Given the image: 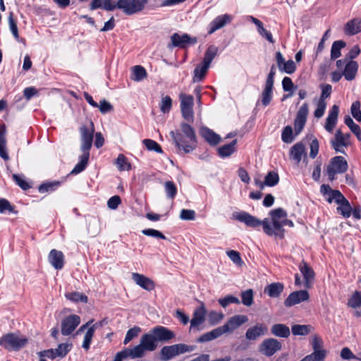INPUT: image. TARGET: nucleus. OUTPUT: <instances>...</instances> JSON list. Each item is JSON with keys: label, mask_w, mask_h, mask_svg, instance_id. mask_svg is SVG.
<instances>
[{"label": "nucleus", "mask_w": 361, "mask_h": 361, "mask_svg": "<svg viewBox=\"0 0 361 361\" xmlns=\"http://www.w3.org/2000/svg\"><path fill=\"white\" fill-rule=\"evenodd\" d=\"M269 215L271 218L272 224H270L268 219H264L263 221H261L244 211L234 212L232 214L233 219L244 223L247 226L257 228L262 226L263 231L267 235L269 236L274 235L280 239H283L284 238L285 231L283 228H281V222L287 217L286 212L282 208H276L270 211Z\"/></svg>", "instance_id": "1"}, {"label": "nucleus", "mask_w": 361, "mask_h": 361, "mask_svg": "<svg viewBox=\"0 0 361 361\" xmlns=\"http://www.w3.org/2000/svg\"><path fill=\"white\" fill-rule=\"evenodd\" d=\"M170 135L176 147L185 153L192 152L197 147V137L195 130L189 124H180V132L171 131Z\"/></svg>", "instance_id": "2"}, {"label": "nucleus", "mask_w": 361, "mask_h": 361, "mask_svg": "<svg viewBox=\"0 0 361 361\" xmlns=\"http://www.w3.org/2000/svg\"><path fill=\"white\" fill-rule=\"evenodd\" d=\"M360 54V49L358 45H354L345 55L342 60H340V68L342 71L340 73V78L343 76L348 81L353 80L357 75L358 71V63L354 61Z\"/></svg>", "instance_id": "3"}, {"label": "nucleus", "mask_w": 361, "mask_h": 361, "mask_svg": "<svg viewBox=\"0 0 361 361\" xmlns=\"http://www.w3.org/2000/svg\"><path fill=\"white\" fill-rule=\"evenodd\" d=\"M158 343L154 334L150 331L149 334H145L140 338V343L133 348L134 357L136 358L142 357L147 351H154L157 348Z\"/></svg>", "instance_id": "4"}, {"label": "nucleus", "mask_w": 361, "mask_h": 361, "mask_svg": "<svg viewBox=\"0 0 361 361\" xmlns=\"http://www.w3.org/2000/svg\"><path fill=\"white\" fill-rule=\"evenodd\" d=\"M194 348L183 343L164 346L160 350V360L169 361L177 355L193 350Z\"/></svg>", "instance_id": "5"}, {"label": "nucleus", "mask_w": 361, "mask_h": 361, "mask_svg": "<svg viewBox=\"0 0 361 361\" xmlns=\"http://www.w3.org/2000/svg\"><path fill=\"white\" fill-rule=\"evenodd\" d=\"M27 343L25 337L19 336L15 334H8L0 339V345L9 350H19Z\"/></svg>", "instance_id": "6"}, {"label": "nucleus", "mask_w": 361, "mask_h": 361, "mask_svg": "<svg viewBox=\"0 0 361 361\" xmlns=\"http://www.w3.org/2000/svg\"><path fill=\"white\" fill-rule=\"evenodd\" d=\"M148 0H118V9L126 15L131 16L141 12Z\"/></svg>", "instance_id": "7"}, {"label": "nucleus", "mask_w": 361, "mask_h": 361, "mask_svg": "<svg viewBox=\"0 0 361 361\" xmlns=\"http://www.w3.org/2000/svg\"><path fill=\"white\" fill-rule=\"evenodd\" d=\"M281 349V342L274 338L264 339L258 346L259 352L266 357H271Z\"/></svg>", "instance_id": "8"}, {"label": "nucleus", "mask_w": 361, "mask_h": 361, "mask_svg": "<svg viewBox=\"0 0 361 361\" xmlns=\"http://www.w3.org/2000/svg\"><path fill=\"white\" fill-rule=\"evenodd\" d=\"M197 42L196 37H192L188 34L179 35L178 33H173L171 36L170 42L168 44L167 47L169 49L174 47L185 49L190 45L195 44Z\"/></svg>", "instance_id": "9"}, {"label": "nucleus", "mask_w": 361, "mask_h": 361, "mask_svg": "<svg viewBox=\"0 0 361 361\" xmlns=\"http://www.w3.org/2000/svg\"><path fill=\"white\" fill-rule=\"evenodd\" d=\"M248 321L246 315L237 314L231 317L228 320L221 326H219L221 330L222 334L226 333H232L238 327Z\"/></svg>", "instance_id": "10"}, {"label": "nucleus", "mask_w": 361, "mask_h": 361, "mask_svg": "<svg viewBox=\"0 0 361 361\" xmlns=\"http://www.w3.org/2000/svg\"><path fill=\"white\" fill-rule=\"evenodd\" d=\"M90 128H87L85 126H82L80 128V132L81 134V150L83 153L89 152L90 148L92 147V140H93V135L94 132V128L93 126V123L91 122Z\"/></svg>", "instance_id": "11"}, {"label": "nucleus", "mask_w": 361, "mask_h": 361, "mask_svg": "<svg viewBox=\"0 0 361 361\" xmlns=\"http://www.w3.org/2000/svg\"><path fill=\"white\" fill-rule=\"evenodd\" d=\"M80 318L76 314H71L64 318L61 322V334L68 336L80 324Z\"/></svg>", "instance_id": "12"}, {"label": "nucleus", "mask_w": 361, "mask_h": 361, "mask_svg": "<svg viewBox=\"0 0 361 361\" xmlns=\"http://www.w3.org/2000/svg\"><path fill=\"white\" fill-rule=\"evenodd\" d=\"M310 295L307 290H301L291 293L284 300V305L287 307L298 305L302 302L307 301Z\"/></svg>", "instance_id": "13"}, {"label": "nucleus", "mask_w": 361, "mask_h": 361, "mask_svg": "<svg viewBox=\"0 0 361 361\" xmlns=\"http://www.w3.org/2000/svg\"><path fill=\"white\" fill-rule=\"evenodd\" d=\"M309 109L307 103H304L299 109L294 121V128L296 135H298L303 129L308 115Z\"/></svg>", "instance_id": "14"}, {"label": "nucleus", "mask_w": 361, "mask_h": 361, "mask_svg": "<svg viewBox=\"0 0 361 361\" xmlns=\"http://www.w3.org/2000/svg\"><path fill=\"white\" fill-rule=\"evenodd\" d=\"M267 327L261 323H258L250 327L245 332V338L249 341H255L258 338L267 334Z\"/></svg>", "instance_id": "15"}, {"label": "nucleus", "mask_w": 361, "mask_h": 361, "mask_svg": "<svg viewBox=\"0 0 361 361\" xmlns=\"http://www.w3.org/2000/svg\"><path fill=\"white\" fill-rule=\"evenodd\" d=\"M151 332L154 334L157 342H167L175 338L173 331L162 326L154 327Z\"/></svg>", "instance_id": "16"}, {"label": "nucleus", "mask_w": 361, "mask_h": 361, "mask_svg": "<svg viewBox=\"0 0 361 361\" xmlns=\"http://www.w3.org/2000/svg\"><path fill=\"white\" fill-rule=\"evenodd\" d=\"M207 310L203 304L197 308L193 313L192 318L190 320V330L198 329L199 326L202 324L205 320Z\"/></svg>", "instance_id": "17"}, {"label": "nucleus", "mask_w": 361, "mask_h": 361, "mask_svg": "<svg viewBox=\"0 0 361 361\" xmlns=\"http://www.w3.org/2000/svg\"><path fill=\"white\" fill-rule=\"evenodd\" d=\"M132 279L139 286L143 289L150 291L155 287L154 283L149 278L138 273L132 274Z\"/></svg>", "instance_id": "18"}, {"label": "nucleus", "mask_w": 361, "mask_h": 361, "mask_svg": "<svg viewBox=\"0 0 361 361\" xmlns=\"http://www.w3.org/2000/svg\"><path fill=\"white\" fill-rule=\"evenodd\" d=\"M345 35L353 36L361 32V18H355L348 21L343 26Z\"/></svg>", "instance_id": "19"}, {"label": "nucleus", "mask_w": 361, "mask_h": 361, "mask_svg": "<svg viewBox=\"0 0 361 361\" xmlns=\"http://www.w3.org/2000/svg\"><path fill=\"white\" fill-rule=\"evenodd\" d=\"M48 260L52 267L57 270L63 267L64 255L61 251L55 249L51 250L48 255Z\"/></svg>", "instance_id": "20"}, {"label": "nucleus", "mask_w": 361, "mask_h": 361, "mask_svg": "<svg viewBox=\"0 0 361 361\" xmlns=\"http://www.w3.org/2000/svg\"><path fill=\"white\" fill-rule=\"evenodd\" d=\"M232 17L228 14L219 16L215 18L209 24V34H212L217 30L224 27L227 23H230Z\"/></svg>", "instance_id": "21"}, {"label": "nucleus", "mask_w": 361, "mask_h": 361, "mask_svg": "<svg viewBox=\"0 0 361 361\" xmlns=\"http://www.w3.org/2000/svg\"><path fill=\"white\" fill-rule=\"evenodd\" d=\"M200 133L210 145L215 146L221 141V137L207 127H202Z\"/></svg>", "instance_id": "22"}, {"label": "nucleus", "mask_w": 361, "mask_h": 361, "mask_svg": "<svg viewBox=\"0 0 361 361\" xmlns=\"http://www.w3.org/2000/svg\"><path fill=\"white\" fill-rule=\"evenodd\" d=\"M338 114V107L337 105H334L330 110L329 115L326 119L324 128L329 133H332L337 123V118Z\"/></svg>", "instance_id": "23"}, {"label": "nucleus", "mask_w": 361, "mask_h": 361, "mask_svg": "<svg viewBox=\"0 0 361 361\" xmlns=\"http://www.w3.org/2000/svg\"><path fill=\"white\" fill-rule=\"evenodd\" d=\"M284 290V285L280 282H274L267 285L264 293L270 298H279Z\"/></svg>", "instance_id": "24"}, {"label": "nucleus", "mask_w": 361, "mask_h": 361, "mask_svg": "<svg viewBox=\"0 0 361 361\" xmlns=\"http://www.w3.org/2000/svg\"><path fill=\"white\" fill-rule=\"evenodd\" d=\"M320 192L328 202L331 203L334 201L338 204V190H332L329 185L323 184L321 185Z\"/></svg>", "instance_id": "25"}, {"label": "nucleus", "mask_w": 361, "mask_h": 361, "mask_svg": "<svg viewBox=\"0 0 361 361\" xmlns=\"http://www.w3.org/2000/svg\"><path fill=\"white\" fill-rule=\"evenodd\" d=\"M338 173V156H336L331 159L329 164L326 166L324 173L328 176L329 180L332 181L336 178V175Z\"/></svg>", "instance_id": "26"}, {"label": "nucleus", "mask_w": 361, "mask_h": 361, "mask_svg": "<svg viewBox=\"0 0 361 361\" xmlns=\"http://www.w3.org/2000/svg\"><path fill=\"white\" fill-rule=\"evenodd\" d=\"M271 334L274 336L286 338L290 335V329L283 324H275L271 327Z\"/></svg>", "instance_id": "27"}, {"label": "nucleus", "mask_w": 361, "mask_h": 361, "mask_svg": "<svg viewBox=\"0 0 361 361\" xmlns=\"http://www.w3.org/2000/svg\"><path fill=\"white\" fill-rule=\"evenodd\" d=\"M6 128L4 125H0V157L8 161L9 156L6 151Z\"/></svg>", "instance_id": "28"}, {"label": "nucleus", "mask_w": 361, "mask_h": 361, "mask_svg": "<svg viewBox=\"0 0 361 361\" xmlns=\"http://www.w3.org/2000/svg\"><path fill=\"white\" fill-rule=\"evenodd\" d=\"M305 155V147L302 142L295 144L290 149V157L294 159L297 164H299L302 157Z\"/></svg>", "instance_id": "29"}, {"label": "nucleus", "mask_w": 361, "mask_h": 361, "mask_svg": "<svg viewBox=\"0 0 361 361\" xmlns=\"http://www.w3.org/2000/svg\"><path fill=\"white\" fill-rule=\"evenodd\" d=\"M299 269L303 276L306 286H308L309 283L314 277V272L313 269L304 261L299 264Z\"/></svg>", "instance_id": "30"}, {"label": "nucleus", "mask_w": 361, "mask_h": 361, "mask_svg": "<svg viewBox=\"0 0 361 361\" xmlns=\"http://www.w3.org/2000/svg\"><path fill=\"white\" fill-rule=\"evenodd\" d=\"M209 66L204 63L197 65L194 70V75L192 78L193 82H198L202 81L205 77Z\"/></svg>", "instance_id": "31"}, {"label": "nucleus", "mask_w": 361, "mask_h": 361, "mask_svg": "<svg viewBox=\"0 0 361 361\" xmlns=\"http://www.w3.org/2000/svg\"><path fill=\"white\" fill-rule=\"evenodd\" d=\"M352 207L349 201L340 192V214L344 218H348L351 216Z\"/></svg>", "instance_id": "32"}, {"label": "nucleus", "mask_w": 361, "mask_h": 361, "mask_svg": "<svg viewBox=\"0 0 361 361\" xmlns=\"http://www.w3.org/2000/svg\"><path fill=\"white\" fill-rule=\"evenodd\" d=\"M221 330L219 327H217L209 332H207L202 334L200 337L198 338L197 342L199 343H204L211 341L214 339H216L221 336H222Z\"/></svg>", "instance_id": "33"}, {"label": "nucleus", "mask_w": 361, "mask_h": 361, "mask_svg": "<svg viewBox=\"0 0 361 361\" xmlns=\"http://www.w3.org/2000/svg\"><path fill=\"white\" fill-rule=\"evenodd\" d=\"M89 157L90 152L82 153L80 157V161L73 169L71 173L78 174L84 171L87 165Z\"/></svg>", "instance_id": "34"}, {"label": "nucleus", "mask_w": 361, "mask_h": 361, "mask_svg": "<svg viewBox=\"0 0 361 361\" xmlns=\"http://www.w3.org/2000/svg\"><path fill=\"white\" fill-rule=\"evenodd\" d=\"M147 71L142 66H135L132 70L131 79L134 81L139 82L147 78Z\"/></svg>", "instance_id": "35"}, {"label": "nucleus", "mask_w": 361, "mask_h": 361, "mask_svg": "<svg viewBox=\"0 0 361 361\" xmlns=\"http://www.w3.org/2000/svg\"><path fill=\"white\" fill-rule=\"evenodd\" d=\"M344 122L350 130L356 135L357 140L361 141V129L360 126L355 123L350 116H345Z\"/></svg>", "instance_id": "36"}, {"label": "nucleus", "mask_w": 361, "mask_h": 361, "mask_svg": "<svg viewBox=\"0 0 361 361\" xmlns=\"http://www.w3.org/2000/svg\"><path fill=\"white\" fill-rule=\"evenodd\" d=\"M218 52V48L214 45L209 46L204 53V56L202 60V63L210 66L211 63L215 58Z\"/></svg>", "instance_id": "37"}, {"label": "nucleus", "mask_w": 361, "mask_h": 361, "mask_svg": "<svg viewBox=\"0 0 361 361\" xmlns=\"http://www.w3.org/2000/svg\"><path fill=\"white\" fill-rule=\"evenodd\" d=\"M236 140H233L230 144L224 145L218 149V153L221 157H226L231 155L235 151Z\"/></svg>", "instance_id": "38"}, {"label": "nucleus", "mask_w": 361, "mask_h": 361, "mask_svg": "<svg viewBox=\"0 0 361 361\" xmlns=\"http://www.w3.org/2000/svg\"><path fill=\"white\" fill-rule=\"evenodd\" d=\"M273 87L274 85L265 83V87L262 94V103L264 106L269 105L272 99Z\"/></svg>", "instance_id": "39"}, {"label": "nucleus", "mask_w": 361, "mask_h": 361, "mask_svg": "<svg viewBox=\"0 0 361 361\" xmlns=\"http://www.w3.org/2000/svg\"><path fill=\"white\" fill-rule=\"evenodd\" d=\"M8 22L9 29H10L13 37L17 41L21 42L23 39H20L17 23H16V20L13 18V13L12 11L9 13V15L8 16Z\"/></svg>", "instance_id": "40"}, {"label": "nucleus", "mask_w": 361, "mask_h": 361, "mask_svg": "<svg viewBox=\"0 0 361 361\" xmlns=\"http://www.w3.org/2000/svg\"><path fill=\"white\" fill-rule=\"evenodd\" d=\"M310 325L294 324L291 327L292 334L294 336H305L310 334Z\"/></svg>", "instance_id": "41"}, {"label": "nucleus", "mask_w": 361, "mask_h": 361, "mask_svg": "<svg viewBox=\"0 0 361 361\" xmlns=\"http://www.w3.org/2000/svg\"><path fill=\"white\" fill-rule=\"evenodd\" d=\"M65 296L68 300L75 302H82L86 303L88 300L87 297L85 294L79 292L68 293Z\"/></svg>", "instance_id": "42"}, {"label": "nucleus", "mask_w": 361, "mask_h": 361, "mask_svg": "<svg viewBox=\"0 0 361 361\" xmlns=\"http://www.w3.org/2000/svg\"><path fill=\"white\" fill-rule=\"evenodd\" d=\"M60 185V182L59 181H51L46 182L41 184L39 186V192L40 193H44L47 192H52L56 190Z\"/></svg>", "instance_id": "43"}, {"label": "nucleus", "mask_w": 361, "mask_h": 361, "mask_svg": "<svg viewBox=\"0 0 361 361\" xmlns=\"http://www.w3.org/2000/svg\"><path fill=\"white\" fill-rule=\"evenodd\" d=\"M179 98L180 101V109L193 107L194 98L192 95L180 93Z\"/></svg>", "instance_id": "44"}, {"label": "nucleus", "mask_w": 361, "mask_h": 361, "mask_svg": "<svg viewBox=\"0 0 361 361\" xmlns=\"http://www.w3.org/2000/svg\"><path fill=\"white\" fill-rule=\"evenodd\" d=\"M142 143L145 145L147 150L154 151L157 153L162 154L163 150L161 146L154 140L151 139H145L142 140Z\"/></svg>", "instance_id": "45"}, {"label": "nucleus", "mask_w": 361, "mask_h": 361, "mask_svg": "<svg viewBox=\"0 0 361 361\" xmlns=\"http://www.w3.org/2000/svg\"><path fill=\"white\" fill-rule=\"evenodd\" d=\"M267 186L273 187L278 184L279 181V176L275 171H269L264 178Z\"/></svg>", "instance_id": "46"}, {"label": "nucleus", "mask_w": 361, "mask_h": 361, "mask_svg": "<svg viewBox=\"0 0 361 361\" xmlns=\"http://www.w3.org/2000/svg\"><path fill=\"white\" fill-rule=\"evenodd\" d=\"M116 164L120 171H129L131 169L130 164L127 161L126 157L123 154H119Z\"/></svg>", "instance_id": "47"}, {"label": "nucleus", "mask_w": 361, "mask_h": 361, "mask_svg": "<svg viewBox=\"0 0 361 361\" xmlns=\"http://www.w3.org/2000/svg\"><path fill=\"white\" fill-rule=\"evenodd\" d=\"M172 106V99L171 98L166 95L164 97H162L161 102L159 104L160 111L163 114L169 113Z\"/></svg>", "instance_id": "48"}, {"label": "nucleus", "mask_w": 361, "mask_h": 361, "mask_svg": "<svg viewBox=\"0 0 361 361\" xmlns=\"http://www.w3.org/2000/svg\"><path fill=\"white\" fill-rule=\"evenodd\" d=\"M224 317V314L222 312H218L216 311H211L208 314V322L214 326L219 324Z\"/></svg>", "instance_id": "49"}, {"label": "nucleus", "mask_w": 361, "mask_h": 361, "mask_svg": "<svg viewBox=\"0 0 361 361\" xmlns=\"http://www.w3.org/2000/svg\"><path fill=\"white\" fill-rule=\"evenodd\" d=\"M141 332V329L139 326H134L130 329L126 335L123 341V344L126 345L135 338L137 337L139 334Z\"/></svg>", "instance_id": "50"}, {"label": "nucleus", "mask_w": 361, "mask_h": 361, "mask_svg": "<svg viewBox=\"0 0 361 361\" xmlns=\"http://www.w3.org/2000/svg\"><path fill=\"white\" fill-rule=\"evenodd\" d=\"M94 334V331L92 328L89 327L85 334L84 339L82 342V347L85 350H88L90 347V344L92 343V340L93 338V336Z\"/></svg>", "instance_id": "51"}, {"label": "nucleus", "mask_w": 361, "mask_h": 361, "mask_svg": "<svg viewBox=\"0 0 361 361\" xmlns=\"http://www.w3.org/2000/svg\"><path fill=\"white\" fill-rule=\"evenodd\" d=\"M348 305L352 308H357L361 306V292L355 291L349 298Z\"/></svg>", "instance_id": "52"}, {"label": "nucleus", "mask_w": 361, "mask_h": 361, "mask_svg": "<svg viewBox=\"0 0 361 361\" xmlns=\"http://www.w3.org/2000/svg\"><path fill=\"white\" fill-rule=\"evenodd\" d=\"M164 189L167 197L170 199H173L177 194V188L173 181H166Z\"/></svg>", "instance_id": "53"}, {"label": "nucleus", "mask_w": 361, "mask_h": 361, "mask_svg": "<svg viewBox=\"0 0 361 361\" xmlns=\"http://www.w3.org/2000/svg\"><path fill=\"white\" fill-rule=\"evenodd\" d=\"M242 303L250 307L253 303V290L252 289L246 290L241 293Z\"/></svg>", "instance_id": "54"}, {"label": "nucleus", "mask_w": 361, "mask_h": 361, "mask_svg": "<svg viewBox=\"0 0 361 361\" xmlns=\"http://www.w3.org/2000/svg\"><path fill=\"white\" fill-rule=\"evenodd\" d=\"M227 256L229 259L237 266L242 267L244 264L240 253L235 250H228L226 252Z\"/></svg>", "instance_id": "55"}, {"label": "nucleus", "mask_w": 361, "mask_h": 361, "mask_svg": "<svg viewBox=\"0 0 361 361\" xmlns=\"http://www.w3.org/2000/svg\"><path fill=\"white\" fill-rule=\"evenodd\" d=\"M322 345V339L319 336H314L313 337L312 341V345L314 349L313 353H319L321 354V355L322 356V360H323L325 357V351L321 350Z\"/></svg>", "instance_id": "56"}, {"label": "nucleus", "mask_w": 361, "mask_h": 361, "mask_svg": "<svg viewBox=\"0 0 361 361\" xmlns=\"http://www.w3.org/2000/svg\"><path fill=\"white\" fill-rule=\"evenodd\" d=\"M71 343H61L55 349V353L60 357H64L71 350Z\"/></svg>", "instance_id": "57"}, {"label": "nucleus", "mask_w": 361, "mask_h": 361, "mask_svg": "<svg viewBox=\"0 0 361 361\" xmlns=\"http://www.w3.org/2000/svg\"><path fill=\"white\" fill-rule=\"evenodd\" d=\"M279 68L282 72H285L288 74H292L295 71L296 66L295 64V62L292 59H290L287 61H285L281 65V67Z\"/></svg>", "instance_id": "58"}, {"label": "nucleus", "mask_w": 361, "mask_h": 361, "mask_svg": "<svg viewBox=\"0 0 361 361\" xmlns=\"http://www.w3.org/2000/svg\"><path fill=\"white\" fill-rule=\"evenodd\" d=\"M6 211L13 214L18 213V212L15 210L14 206L11 205L7 200L1 198L0 199V213H4Z\"/></svg>", "instance_id": "59"}, {"label": "nucleus", "mask_w": 361, "mask_h": 361, "mask_svg": "<svg viewBox=\"0 0 361 361\" xmlns=\"http://www.w3.org/2000/svg\"><path fill=\"white\" fill-rule=\"evenodd\" d=\"M128 357H130L132 359L136 358V357H134L133 351L131 350L130 348H126V349L123 350L122 351L118 352L116 354L114 361H123V359H126Z\"/></svg>", "instance_id": "60"}, {"label": "nucleus", "mask_w": 361, "mask_h": 361, "mask_svg": "<svg viewBox=\"0 0 361 361\" xmlns=\"http://www.w3.org/2000/svg\"><path fill=\"white\" fill-rule=\"evenodd\" d=\"M281 139L285 143H290L293 141L292 127L288 126L283 128Z\"/></svg>", "instance_id": "61"}, {"label": "nucleus", "mask_w": 361, "mask_h": 361, "mask_svg": "<svg viewBox=\"0 0 361 361\" xmlns=\"http://www.w3.org/2000/svg\"><path fill=\"white\" fill-rule=\"evenodd\" d=\"M218 302L224 308L231 303H240L239 299L233 295H227L225 298H220L219 299Z\"/></svg>", "instance_id": "62"}, {"label": "nucleus", "mask_w": 361, "mask_h": 361, "mask_svg": "<svg viewBox=\"0 0 361 361\" xmlns=\"http://www.w3.org/2000/svg\"><path fill=\"white\" fill-rule=\"evenodd\" d=\"M326 107V102L324 99H319L317 104V108L314 112V117L319 118L323 116Z\"/></svg>", "instance_id": "63"}, {"label": "nucleus", "mask_w": 361, "mask_h": 361, "mask_svg": "<svg viewBox=\"0 0 361 361\" xmlns=\"http://www.w3.org/2000/svg\"><path fill=\"white\" fill-rule=\"evenodd\" d=\"M351 114L357 121H361L360 103L358 101L352 104Z\"/></svg>", "instance_id": "64"}]
</instances>
